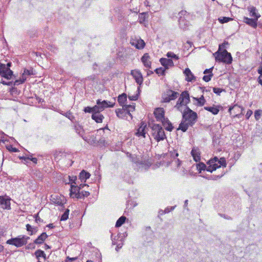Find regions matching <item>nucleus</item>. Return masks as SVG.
Instances as JSON below:
<instances>
[{
  "mask_svg": "<svg viewBox=\"0 0 262 262\" xmlns=\"http://www.w3.org/2000/svg\"><path fill=\"white\" fill-rule=\"evenodd\" d=\"M219 159L216 157H215L209 160L208 162H207V164H213L214 163L216 162L219 163Z\"/></svg>",
  "mask_w": 262,
  "mask_h": 262,
  "instance_id": "864d4df0",
  "label": "nucleus"
},
{
  "mask_svg": "<svg viewBox=\"0 0 262 262\" xmlns=\"http://www.w3.org/2000/svg\"><path fill=\"white\" fill-rule=\"evenodd\" d=\"M165 71H166V70L164 69V68H157L155 70V72H156V74H157L159 75L164 76L165 74Z\"/></svg>",
  "mask_w": 262,
  "mask_h": 262,
  "instance_id": "c03bdc74",
  "label": "nucleus"
},
{
  "mask_svg": "<svg viewBox=\"0 0 262 262\" xmlns=\"http://www.w3.org/2000/svg\"><path fill=\"white\" fill-rule=\"evenodd\" d=\"M138 96L137 95H134V96H128V98L130 100H132V101H135V100H137L138 99Z\"/></svg>",
  "mask_w": 262,
  "mask_h": 262,
  "instance_id": "052dcab7",
  "label": "nucleus"
},
{
  "mask_svg": "<svg viewBox=\"0 0 262 262\" xmlns=\"http://www.w3.org/2000/svg\"><path fill=\"white\" fill-rule=\"evenodd\" d=\"M23 73H24V75H26V76H29V75H33L34 74L33 71L32 70H27L26 69H25L24 70Z\"/></svg>",
  "mask_w": 262,
  "mask_h": 262,
  "instance_id": "603ef678",
  "label": "nucleus"
},
{
  "mask_svg": "<svg viewBox=\"0 0 262 262\" xmlns=\"http://www.w3.org/2000/svg\"><path fill=\"white\" fill-rule=\"evenodd\" d=\"M161 64L164 67V69L166 70L169 68V67L173 66V62L172 59H167L165 58H161L160 59Z\"/></svg>",
  "mask_w": 262,
  "mask_h": 262,
  "instance_id": "412c9836",
  "label": "nucleus"
},
{
  "mask_svg": "<svg viewBox=\"0 0 262 262\" xmlns=\"http://www.w3.org/2000/svg\"><path fill=\"white\" fill-rule=\"evenodd\" d=\"M250 16L257 20L260 17V15L257 12V10L254 6H250L248 8Z\"/></svg>",
  "mask_w": 262,
  "mask_h": 262,
  "instance_id": "b1692460",
  "label": "nucleus"
},
{
  "mask_svg": "<svg viewBox=\"0 0 262 262\" xmlns=\"http://www.w3.org/2000/svg\"><path fill=\"white\" fill-rule=\"evenodd\" d=\"M26 229L28 231L31 232L30 235H32L34 232H36L37 231L36 227H33L29 224L26 225Z\"/></svg>",
  "mask_w": 262,
  "mask_h": 262,
  "instance_id": "37998d69",
  "label": "nucleus"
},
{
  "mask_svg": "<svg viewBox=\"0 0 262 262\" xmlns=\"http://www.w3.org/2000/svg\"><path fill=\"white\" fill-rule=\"evenodd\" d=\"M29 239H30L29 236L21 235L16 237L11 238L7 240L6 243L9 245H14L18 248L21 247L24 245H26Z\"/></svg>",
  "mask_w": 262,
  "mask_h": 262,
  "instance_id": "423d86ee",
  "label": "nucleus"
},
{
  "mask_svg": "<svg viewBox=\"0 0 262 262\" xmlns=\"http://www.w3.org/2000/svg\"><path fill=\"white\" fill-rule=\"evenodd\" d=\"M139 23L140 24H143L146 21V15L145 13H141L139 15Z\"/></svg>",
  "mask_w": 262,
  "mask_h": 262,
  "instance_id": "09e8293b",
  "label": "nucleus"
},
{
  "mask_svg": "<svg viewBox=\"0 0 262 262\" xmlns=\"http://www.w3.org/2000/svg\"><path fill=\"white\" fill-rule=\"evenodd\" d=\"M123 108H124L125 110L126 111L127 114L130 116H132V115L130 112H133L135 110V106L132 105H125L123 106Z\"/></svg>",
  "mask_w": 262,
  "mask_h": 262,
  "instance_id": "4c0bfd02",
  "label": "nucleus"
},
{
  "mask_svg": "<svg viewBox=\"0 0 262 262\" xmlns=\"http://www.w3.org/2000/svg\"><path fill=\"white\" fill-rule=\"evenodd\" d=\"M213 67L210 69H206L204 71V74H205L203 77V79L205 82H209L211 78L213 77V74L212 73Z\"/></svg>",
  "mask_w": 262,
  "mask_h": 262,
  "instance_id": "4be33fe9",
  "label": "nucleus"
},
{
  "mask_svg": "<svg viewBox=\"0 0 262 262\" xmlns=\"http://www.w3.org/2000/svg\"><path fill=\"white\" fill-rule=\"evenodd\" d=\"M146 124L144 122H141L140 123V125L139 127L137 129V132L136 133V135L138 137H143L144 138L145 137V134L147 132L146 130Z\"/></svg>",
  "mask_w": 262,
  "mask_h": 262,
  "instance_id": "f3484780",
  "label": "nucleus"
},
{
  "mask_svg": "<svg viewBox=\"0 0 262 262\" xmlns=\"http://www.w3.org/2000/svg\"><path fill=\"white\" fill-rule=\"evenodd\" d=\"M262 115V111L260 110H256L254 112V117L256 120H259Z\"/></svg>",
  "mask_w": 262,
  "mask_h": 262,
  "instance_id": "49530a36",
  "label": "nucleus"
},
{
  "mask_svg": "<svg viewBox=\"0 0 262 262\" xmlns=\"http://www.w3.org/2000/svg\"><path fill=\"white\" fill-rule=\"evenodd\" d=\"M54 157V160L56 162H62V160L68 159L72 163H74V161L72 160L73 156L70 154H68L64 151L57 150L55 152Z\"/></svg>",
  "mask_w": 262,
  "mask_h": 262,
  "instance_id": "6e6552de",
  "label": "nucleus"
},
{
  "mask_svg": "<svg viewBox=\"0 0 262 262\" xmlns=\"http://www.w3.org/2000/svg\"><path fill=\"white\" fill-rule=\"evenodd\" d=\"M179 96V93L168 89L165 91L162 96V102L168 103L172 100H174Z\"/></svg>",
  "mask_w": 262,
  "mask_h": 262,
  "instance_id": "0eeeda50",
  "label": "nucleus"
},
{
  "mask_svg": "<svg viewBox=\"0 0 262 262\" xmlns=\"http://www.w3.org/2000/svg\"><path fill=\"white\" fill-rule=\"evenodd\" d=\"M47 237L48 235L46 233L43 232L34 241V244H41L43 243Z\"/></svg>",
  "mask_w": 262,
  "mask_h": 262,
  "instance_id": "c85d7f7f",
  "label": "nucleus"
},
{
  "mask_svg": "<svg viewBox=\"0 0 262 262\" xmlns=\"http://www.w3.org/2000/svg\"><path fill=\"white\" fill-rule=\"evenodd\" d=\"M223 91V90L222 89L219 88H213V92L217 94V95H220V94Z\"/></svg>",
  "mask_w": 262,
  "mask_h": 262,
  "instance_id": "3c124183",
  "label": "nucleus"
},
{
  "mask_svg": "<svg viewBox=\"0 0 262 262\" xmlns=\"http://www.w3.org/2000/svg\"><path fill=\"white\" fill-rule=\"evenodd\" d=\"M154 114L157 121L161 122L164 120L165 118V111L162 107L156 108L154 112Z\"/></svg>",
  "mask_w": 262,
  "mask_h": 262,
  "instance_id": "ddd939ff",
  "label": "nucleus"
},
{
  "mask_svg": "<svg viewBox=\"0 0 262 262\" xmlns=\"http://www.w3.org/2000/svg\"><path fill=\"white\" fill-rule=\"evenodd\" d=\"M184 74L185 76V80L188 82H191L193 80H195V77L191 72L189 68H186L184 71Z\"/></svg>",
  "mask_w": 262,
  "mask_h": 262,
  "instance_id": "aec40b11",
  "label": "nucleus"
},
{
  "mask_svg": "<svg viewBox=\"0 0 262 262\" xmlns=\"http://www.w3.org/2000/svg\"><path fill=\"white\" fill-rule=\"evenodd\" d=\"M219 215L221 217H224V219H226L227 220H232V218L230 216L226 215L224 214H219Z\"/></svg>",
  "mask_w": 262,
  "mask_h": 262,
  "instance_id": "680f3d73",
  "label": "nucleus"
},
{
  "mask_svg": "<svg viewBox=\"0 0 262 262\" xmlns=\"http://www.w3.org/2000/svg\"><path fill=\"white\" fill-rule=\"evenodd\" d=\"M243 111L244 108L237 104H235L229 108V113L233 117H239L240 115L243 114Z\"/></svg>",
  "mask_w": 262,
  "mask_h": 262,
  "instance_id": "9b49d317",
  "label": "nucleus"
},
{
  "mask_svg": "<svg viewBox=\"0 0 262 262\" xmlns=\"http://www.w3.org/2000/svg\"><path fill=\"white\" fill-rule=\"evenodd\" d=\"M243 21L250 27L255 29L257 26V20L255 18H250L248 17H244Z\"/></svg>",
  "mask_w": 262,
  "mask_h": 262,
  "instance_id": "6ab92c4d",
  "label": "nucleus"
},
{
  "mask_svg": "<svg viewBox=\"0 0 262 262\" xmlns=\"http://www.w3.org/2000/svg\"><path fill=\"white\" fill-rule=\"evenodd\" d=\"M151 58L148 53H145L141 58V60L144 66L147 68L150 69L151 68Z\"/></svg>",
  "mask_w": 262,
  "mask_h": 262,
  "instance_id": "dca6fc26",
  "label": "nucleus"
},
{
  "mask_svg": "<svg viewBox=\"0 0 262 262\" xmlns=\"http://www.w3.org/2000/svg\"><path fill=\"white\" fill-rule=\"evenodd\" d=\"M62 162L63 163H67L68 164L71 163V164H73V163H72L70 160H69V159H64L63 160H62Z\"/></svg>",
  "mask_w": 262,
  "mask_h": 262,
  "instance_id": "338daca9",
  "label": "nucleus"
},
{
  "mask_svg": "<svg viewBox=\"0 0 262 262\" xmlns=\"http://www.w3.org/2000/svg\"><path fill=\"white\" fill-rule=\"evenodd\" d=\"M152 165H136L135 169L140 172H145L148 170Z\"/></svg>",
  "mask_w": 262,
  "mask_h": 262,
  "instance_id": "7c9ffc66",
  "label": "nucleus"
},
{
  "mask_svg": "<svg viewBox=\"0 0 262 262\" xmlns=\"http://www.w3.org/2000/svg\"><path fill=\"white\" fill-rule=\"evenodd\" d=\"M115 103H111V102H109V104L108 103V102L103 100L102 101H100V105L101 106L103 107V111L105 108L107 107H113L114 106Z\"/></svg>",
  "mask_w": 262,
  "mask_h": 262,
  "instance_id": "e433bc0d",
  "label": "nucleus"
},
{
  "mask_svg": "<svg viewBox=\"0 0 262 262\" xmlns=\"http://www.w3.org/2000/svg\"><path fill=\"white\" fill-rule=\"evenodd\" d=\"M66 259H67L66 260V262H68L69 261H74V260H76L77 259V257H70L69 256H67Z\"/></svg>",
  "mask_w": 262,
  "mask_h": 262,
  "instance_id": "13d9d810",
  "label": "nucleus"
},
{
  "mask_svg": "<svg viewBox=\"0 0 262 262\" xmlns=\"http://www.w3.org/2000/svg\"><path fill=\"white\" fill-rule=\"evenodd\" d=\"M127 101V95L125 93H123L120 95L118 97V102L120 105L123 107L125 105L124 104Z\"/></svg>",
  "mask_w": 262,
  "mask_h": 262,
  "instance_id": "2f4dec72",
  "label": "nucleus"
},
{
  "mask_svg": "<svg viewBox=\"0 0 262 262\" xmlns=\"http://www.w3.org/2000/svg\"><path fill=\"white\" fill-rule=\"evenodd\" d=\"M227 165H193L191 168V173H200V176L205 177L204 174L206 171L209 173L212 172L217 168H225Z\"/></svg>",
  "mask_w": 262,
  "mask_h": 262,
  "instance_id": "f03ea898",
  "label": "nucleus"
},
{
  "mask_svg": "<svg viewBox=\"0 0 262 262\" xmlns=\"http://www.w3.org/2000/svg\"><path fill=\"white\" fill-rule=\"evenodd\" d=\"M130 74L135 79L137 84H138L140 85L142 84L143 81V77L141 72L139 70H132Z\"/></svg>",
  "mask_w": 262,
  "mask_h": 262,
  "instance_id": "4468645a",
  "label": "nucleus"
},
{
  "mask_svg": "<svg viewBox=\"0 0 262 262\" xmlns=\"http://www.w3.org/2000/svg\"><path fill=\"white\" fill-rule=\"evenodd\" d=\"M127 156L129 158L130 162L137 164L140 162V158L139 156L136 154H132L127 152Z\"/></svg>",
  "mask_w": 262,
  "mask_h": 262,
  "instance_id": "bb28decb",
  "label": "nucleus"
},
{
  "mask_svg": "<svg viewBox=\"0 0 262 262\" xmlns=\"http://www.w3.org/2000/svg\"><path fill=\"white\" fill-rule=\"evenodd\" d=\"M218 20L220 23L224 24V23H228L229 21L233 20V19L232 18L229 17H222L219 18Z\"/></svg>",
  "mask_w": 262,
  "mask_h": 262,
  "instance_id": "79ce46f5",
  "label": "nucleus"
},
{
  "mask_svg": "<svg viewBox=\"0 0 262 262\" xmlns=\"http://www.w3.org/2000/svg\"><path fill=\"white\" fill-rule=\"evenodd\" d=\"M27 79V76L24 75V73L22 74L19 79L15 80V84H21L25 82Z\"/></svg>",
  "mask_w": 262,
  "mask_h": 262,
  "instance_id": "ea45409f",
  "label": "nucleus"
},
{
  "mask_svg": "<svg viewBox=\"0 0 262 262\" xmlns=\"http://www.w3.org/2000/svg\"><path fill=\"white\" fill-rule=\"evenodd\" d=\"M34 217L35 218V221L36 223L42 222L43 221L38 216V214H35Z\"/></svg>",
  "mask_w": 262,
  "mask_h": 262,
  "instance_id": "bf43d9fd",
  "label": "nucleus"
},
{
  "mask_svg": "<svg viewBox=\"0 0 262 262\" xmlns=\"http://www.w3.org/2000/svg\"><path fill=\"white\" fill-rule=\"evenodd\" d=\"M225 43L219 46V50L213 54L216 60L225 63L226 64H230L232 61V57L231 54L226 50L221 51L222 47H224Z\"/></svg>",
  "mask_w": 262,
  "mask_h": 262,
  "instance_id": "7ed1b4c3",
  "label": "nucleus"
},
{
  "mask_svg": "<svg viewBox=\"0 0 262 262\" xmlns=\"http://www.w3.org/2000/svg\"><path fill=\"white\" fill-rule=\"evenodd\" d=\"M69 214V210L68 209H66L63 214L61 215L60 220L61 221H66L68 219Z\"/></svg>",
  "mask_w": 262,
  "mask_h": 262,
  "instance_id": "de8ad7c7",
  "label": "nucleus"
},
{
  "mask_svg": "<svg viewBox=\"0 0 262 262\" xmlns=\"http://www.w3.org/2000/svg\"><path fill=\"white\" fill-rule=\"evenodd\" d=\"M221 107L219 105H213L212 106H205L204 109L211 113L213 115H216L219 113Z\"/></svg>",
  "mask_w": 262,
  "mask_h": 262,
  "instance_id": "5701e85b",
  "label": "nucleus"
},
{
  "mask_svg": "<svg viewBox=\"0 0 262 262\" xmlns=\"http://www.w3.org/2000/svg\"><path fill=\"white\" fill-rule=\"evenodd\" d=\"M13 72L5 64L0 63V75L7 79H10L12 78Z\"/></svg>",
  "mask_w": 262,
  "mask_h": 262,
  "instance_id": "1a4fd4ad",
  "label": "nucleus"
},
{
  "mask_svg": "<svg viewBox=\"0 0 262 262\" xmlns=\"http://www.w3.org/2000/svg\"><path fill=\"white\" fill-rule=\"evenodd\" d=\"M90 176L91 174L90 173L83 170L80 172L79 177L81 182H85L86 180L90 177Z\"/></svg>",
  "mask_w": 262,
  "mask_h": 262,
  "instance_id": "c756f323",
  "label": "nucleus"
},
{
  "mask_svg": "<svg viewBox=\"0 0 262 262\" xmlns=\"http://www.w3.org/2000/svg\"><path fill=\"white\" fill-rule=\"evenodd\" d=\"M191 154L193 157V160L196 162L200 161L201 159L200 152L198 148L193 147L191 150Z\"/></svg>",
  "mask_w": 262,
  "mask_h": 262,
  "instance_id": "393cba45",
  "label": "nucleus"
},
{
  "mask_svg": "<svg viewBox=\"0 0 262 262\" xmlns=\"http://www.w3.org/2000/svg\"><path fill=\"white\" fill-rule=\"evenodd\" d=\"M116 113L117 115V116L118 118H123L127 114L126 111L125 110L124 108L123 107L122 109L121 108H118L116 110Z\"/></svg>",
  "mask_w": 262,
  "mask_h": 262,
  "instance_id": "c9c22d12",
  "label": "nucleus"
},
{
  "mask_svg": "<svg viewBox=\"0 0 262 262\" xmlns=\"http://www.w3.org/2000/svg\"><path fill=\"white\" fill-rule=\"evenodd\" d=\"M104 118L103 115L100 113H93L92 115V118L97 123H102Z\"/></svg>",
  "mask_w": 262,
  "mask_h": 262,
  "instance_id": "cd10ccee",
  "label": "nucleus"
},
{
  "mask_svg": "<svg viewBox=\"0 0 262 262\" xmlns=\"http://www.w3.org/2000/svg\"><path fill=\"white\" fill-rule=\"evenodd\" d=\"M190 96L188 91H185L181 93L174 108L179 111L182 112L185 108L188 107L187 105L190 102Z\"/></svg>",
  "mask_w": 262,
  "mask_h": 262,
  "instance_id": "20e7f679",
  "label": "nucleus"
},
{
  "mask_svg": "<svg viewBox=\"0 0 262 262\" xmlns=\"http://www.w3.org/2000/svg\"><path fill=\"white\" fill-rule=\"evenodd\" d=\"M84 111L85 113H93V107H91L90 106L85 107Z\"/></svg>",
  "mask_w": 262,
  "mask_h": 262,
  "instance_id": "6e6d98bb",
  "label": "nucleus"
},
{
  "mask_svg": "<svg viewBox=\"0 0 262 262\" xmlns=\"http://www.w3.org/2000/svg\"><path fill=\"white\" fill-rule=\"evenodd\" d=\"M176 207V206H172V207H170V208H169V207H167L166 208H165V209L164 210V213H169V212H170L171 211L173 210L174 208Z\"/></svg>",
  "mask_w": 262,
  "mask_h": 262,
  "instance_id": "5fc2aeb1",
  "label": "nucleus"
},
{
  "mask_svg": "<svg viewBox=\"0 0 262 262\" xmlns=\"http://www.w3.org/2000/svg\"><path fill=\"white\" fill-rule=\"evenodd\" d=\"M100 100H97V105L93 107V113H100L103 111V107L100 105Z\"/></svg>",
  "mask_w": 262,
  "mask_h": 262,
  "instance_id": "f704fd0d",
  "label": "nucleus"
},
{
  "mask_svg": "<svg viewBox=\"0 0 262 262\" xmlns=\"http://www.w3.org/2000/svg\"><path fill=\"white\" fill-rule=\"evenodd\" d=\"M192 99L193 100L197 101L196 105L198 106H202L204 105V104L206 103V100L205 99L203 95L199 98L192 97Z\"/></svg>",
  "mask_w": 262,
  "mask_h": 262,
  "instance_id": "72a5a7b5",
  "label": "nucleus"
},
{
  "mask_svg": "<svg viewBox=\"0 0 262 262\" xmlns=\"http://www.w3.org/2000/svg\"><path fill=\"white\" fill-rule=\"evenodd\" d=\"M197 118L196 113L187 107V109L183 110L182 120L177 129L185 132L189 127L192 126L195 124Z\"/></svg>",
  "mask_w": 262,
  "mask_h": 262,
  "instance_id": "f257e3e1",
  "label": "nucleus"
},
{
  "mask_svg": "<svg viewBox=\"0 0 262 262\" xmlns=\"http://www.w3.org/2000/svg\"><path fill=\"white\" fill-rule=\"evenodd\" d=\"M166 55L168 57L172 58H174L176 59H179V57L177 55L174 54L173 53H172L171 52H168L167 53Z\"/></svg>",
  "mask_w": 262,
  "mask_h": 262,
  "instance_id": "8fccbe9b",
  "label": "nucleus"
},
{
  "mask_svg": "<svg viewBox=\"0 0 262 262\" xmlns=\"http://www.w3.org/2000/svg\"><path fill=\"white\" fill-rule=\"evenodd\" d=\"M34 255L38 260H40V257L43 258L45 260L47 259L46 254L44 251L38 249L36 250L34 253Z\"/></svg>",
  "mask_w": 262,
  "mask_h": 262,
  "instance_id": "473e14b6",
  "label": "nucleus"
},
{
  "mask_svg": "<svg viewBox=\"0 0 262 262\" xmlns=\"http://www.w3.org/2000/svg\"><path fill=\"white\" fill-rule=\"evenodd\" d=\"M258 83L262 85V74L260 75V76L258 77Z\"/></svg>",
  "mask_w": 262,
  "mask_h": 262,
  "instance_id": "69168bd1",
  "label": "nucleus"
},
{
  "mask_svg": "<svg viewBox=\"0 0 262 262\" xmlns=\"http://www.w3.org/2000/svg\"><path fill=\"white\" fill-rule=\"evenodd\" d=\"M253 112L251 110H249L247 111V113L246 114V117L247 119H249L250 116L252 115Z\"/></svg>",
  "mask_w": 262,
  "mask_h": 262,
  "instance_id": "4d7b16f0",
  "label": "nucleus"
},
{
  "mask_svg": "<svg viewBox=\"0 0 262 262\" xmlns=\"http://www.w3.org/2000/svg\"><path fill=\"white\" fill-rule=\"evenodd\" d=\"M219 164H226V160L224 158H221L219 160Z\"/></svg>",
  "mask_w": 262,
  "mask_h": 262,
  "instance_id": "0e129e2a",
  "label": "nucleus"
},
{
  "mask_svg": "<svg viewBox=\"0 0 262 262\" xmlns=\"http://www.w3.org/2000/svg\"><path fill=\"white\" fill-rule=\"evenodd\" d=\"M51 201L57 205L62 206L66 203V199L63 196L56 194L51 195Z\"/></svg>",
  "mask_w": 262,
  "mask_h": 262,
  "instance_id": "2eb2a0df",
  "label": "nucleus"
},
{
  "mask_svg": "<svg viewBox=\"0 0 262 262\" xmlns=\"http://www.w3.org/2000/svg\"><path fill=\"white\" fill-rule=\"evenodd\" d=\"M35 245H34V243H30L29 244L27 247H26V248L27 249H29V248H33V249H34L35 248Z\"/></svg>",
  "mask_w": 262,
  "mask_h": 262,
  "instance_id": "e2e57ef3",
  "label": "nucleus"
},
{
  "mask_svg": "<svg viewBox=\"0 0 262 262\" xmlns=\"http://www.w3.org/2000/svg\"><path fill=\"white\" fill-rule=\"evenodd\" d=\"M126 217L124 216H121L116 222V227H119L121 226L125 222Z\"/></svg>",
  "mask_w": 262,
  "mask_h": 262,
  "instance_id": "58836bf2",
  "label": "nucleus"
},
{
  "mask_svg": "<svg viewBox=\"0 0 262 262\" xmlns=\"http://www.w3.org/2000/svg\"><path fill=\"white\" fill-rule=\"evenodd\" d=\"M90 194L89 191L80 190V194H78L77 199H84L89 196Z\"/></svg>",
  "mask_w": 262,
  "mask_h": 262,
  "instance_id": "a19ab883",
  "label": "nucleus"
},
{
  "mask_svg": "<svg viewBox=\"0 0 262 262\" xmlns=\"http://www.w3.org/2000/svg\"><path fill=\"white\" fill-rule=\"evenodd\" d=\"M258 73L260 75L262 74V66L259 67L258 70H257Z\"/></svg>",
  "mask_w": 262,
  "mask_h": 262,
  "instance_id": "774afa93",
  "label": "nucleus"
},
{
  "mask_svg": "<svg viewBox=\"0 0 262 262\" xmlns=\"http://www.w3.org/2000/svg\"><path fill=\"white\" fill-rule=\"evenodd\" d=\"M151 129L152 136L157 142L164 140L166 138L165 132L159 124H154Z\"/></svg>",
  "mask_w": 262,
  "mask_h": 262,
  "instance_id": "39448f33",
  "label": "nucleus"
},
{
  "mask_svg": "<svg viewBox=\"0 0 262 262\" xmlns=\"http://www.w3.org/2000/svg\"><path fill=\"white\" fill-rule=\"evenodd\" d=\"M6 147V149L11 152H16L19 151L17 148L13 147L11 144L7 145Z\"/></svg>",
  "mask_w": 262,
  "mask_h": 262,
  "instance_id": "a18cd8bd",
  "label": "nucleus"
},
{
  "mask_svg": "<svg viewBox=\"0 0 262 262\" xmlns=\"http://www.w3.org/2000/svg\"><path fill=\"white\" fill-rule=\"evenodd\" d=\"M161 122H162V125L165 127L166 130L171 132L173 129V126L167 118H165L164 120H162Z\"/></svg>",
  "mask_w": 262,
  "mask_h": 262,
  "instance_id": "a878e982",
  "label": "nucleus"
},
{
  "mask_svg": "<svg viewBox=\"0 0 262 262\" xmlns=\"http://www.w3.org/2000/svg\"><path fill=\"white\" fill-rule=\"evenodd\" d=\"M81 187L75 186L72 183L71 185L70 196L72 198H76L77 199L78 194H80Z\"/></svg>",
  "mask_w": 262,
  "mask_h": 262,
  "instance_id": "a211bd4d",
  "label": "nucleus"
},
{
  "mask_svg": "<svg viewBox=\"0 0 262 262\" xmlns=\"http://www.w3.org/2000/svg\"><path fill=\"white\" fill-rule=\"evenodd\" d=\"M11 199L7 195L0 196V205L2 208L10 210Z\"/></svg>",
  "mask_w": 262,
  "mask_h": 262,
  "instance_id": "f8f14e48",
  "label": "nucleus"
},
{
  "mask_svg": "<svg viewBox=\"0 0 262 262\" xmlns=\"http://www.w3.org/2000/svg\"><path fill=\"white\" fill-rule=\"evenodd\" d=\"M130 43L132 46L135 47L136 49L139 50L143 49L145 46L144 41L138 37H132L130 39Z\"/></svg>",
  "mask_w": 262,
  "mask_h": 262,
  "instance_id": "9d476101",
  "label": "nucleus"
}]
</instances>
